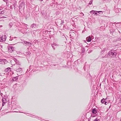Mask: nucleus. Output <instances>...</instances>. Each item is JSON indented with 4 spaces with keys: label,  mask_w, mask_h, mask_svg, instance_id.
<instances>
[{
    "label": "nucleus",
    "mask_w": 121,
    "mask_h": 121,
    "mask_svg": "<svg viewBox=\"0 0 121 121\" xmlns=\"http://www.w3.org/2000/svg\"><path fill=\"white\" fill-rule=\"evenodd\" d=\"M26 114V115L30 116V117H34V118H35L37 119H38L42 121H44V120L41 119L40 118H39V117H38L37 116H35V115H33L32 114H29L28 113H25Z\"/></svg>",
    "instance_id": "obj_3"
},
{
    "label": "nucleus",
    "mask_w": 121,
    "mask_h": 121,
    "mask_svg": "<svg viewBox=\"0 0 121 121\" xmlns=\"http://www.w3.org/2000/svg\"><path fill=\"white\" fill-rule=\"evenodd\" d=\"M21 43H23V42H21Z\"/></svg>",
    "instance_id": "obj_43"
},
{
    "label": "nucleus",
    "mask_w": 121,
    "mask_h": 121,
    "mask_svg": "<svg viewBox=\"0 0 121 121\" xmlns=\"http://www.w3.org/2000/svg\"><path fill=\"white\" fill-rule=\"evenodd\" d=\"M5 1L7 0H4Z\"/></svg>",
    "instance_id": "obj_42"
},
{
    "label": "nucleus",
    "mask_w": 121,
    "mask_h": 121,
    "mask_svg": "<svg viewBox=\"0 0 121 121\" xmlns=\"http://www.w3.org/2000/svg\"><path fill=\"white\" fill-rule=\"evenodd\" d=\"M14 60L16 64H14V70L17 72H20L22 71V68L20 67L19 66L21 65L20 63L17 59H15Z\"/></svg>",
    "instance_id": "obj_1"
},
{
    "label": "nucleus",
    "mask_w": 121,
    "mask_h": 121,
    "mask_svg": "<svg viewBox=\"0 0 121 121\" xmlns=\"http://www.w3.org/2000/svg\"><path fill=\"white\" fill-rule=\"evenodd\" d=\"M11 70V69L10 68H8L5 69V71L9 73Z\"/></svg>",
    "instance_id": "obj_13"
},
{
    "label": "nucleus",
    "mask_w": 121,
    "mask_h": 121,
    "mask_svg": "<svg viewBox=\"0 0 121 121\" xmlns=\"http://www.w3.org/2000/svg\"><path fill=\"white\" fill-rule=\"evenodd\" d=\"M10 40H12V39H9Z\"/></svg>",
    "instance_id": "obj_33"
},
{
    "label": "nucleus",
    "mask_w": 121,
    "mask_h": 121,
    "mask_svg": "<svg viewBox=\"0 0 121 121\" xmlns=\"http://www.w3.org/2000/svg\"><path fill=\"white\" fill-rule=\"evenodd\" d=\"M1 64H3V63H2V62L1 63Z\"/></svg>",
    "instance_id": "obj_37"
},
{
    "label": "nucleus",
    "mask_w": 121,
    "mask_h": 121,
    "mask_svg": "<svg viewBox=\"0 0 121 121\" xmlns=\"http://www.w3.org/2000/svg\"><path fill=\"white\" fill-rule=\"evenodd\" d=\"M26 26V27H27V26Z\"/></svg>",
    "instance_id": "obj_46"
},
{
    "label": "nucleus",
    "mask_w": 121,
    "mask_h": 121,
    "mask_svg": "<svg viewBox=\"0 0 121 121\" xmlns=\"http://www.w3.org/2000/svg\"><path fill=\"white\" fill-rule=\"evenodd\" d=\"M116 26H117V25H116Z\"/></svg>",
    "instance_id": "obj_44"
},
{
    "label": "nucleus",
    "mask_w": 121,
    "mask_h": 121,
    "mask_svg": "<svg viewBox=\"0 0 121 121\" xmlns=\"http://www.w3.org/2000/svg\"><path fill=\"white\" fill-rule=\"evenodd\" d=\"M108 54L109 57L111 58H113L116 56V52H114V51L113 50L109 52L108 53Z\"/></svg>",
    "instance_id": "obj_2"
},
{
    "label": "nucleus",
    "mask_w": 121,
    "mask_h": 121,
    "mask_svg": "<svg viewBox=\"0 0 121 121\" xmlns=\"http://www.w3.org/2000/svg\"><path fill=\"white\" fill-rule=\"evenodd\" d=\"M15 6H14V9H15Z\"/></svg>",
    "instance_id": "obj_36"
},
{
    "label": "nucleus",
    "mask_w": 121,
    "mask_h": 121,
    "mask_svg": "<svg viewBox=\"0 0 121 121\" xmlns=\"http://www.w3.org/2000/svg\"><path fill=\"white\" fill-rule=\"evenodd\" d=\"M118 32H119V33H120V31H118Z\"/></svg>",
    "instance_id": "obj_40"
},
{
    "label": "nucleus",
    "mask_w": 121,
    "mask_h": 121,
    "mask_svg": "<svg viewBox=\"0 0 121 121\" xmlns=\"http://www.w3.org/2000/svg\"><path fill=\"white\" fill-rule=\"evenodd\" d=\"M105 101V99L104 98L101 100V102L102 103H104V102Z\"/></svg>",
    "instance_id": "obj_19"
},
{
    "label": "nucleus",
    "mask_w": 121,
    "mask_h": 121,
    "mask_svg": "<svg viewBox=\"0 0 121 121\" xmlns=\"http://www.w3.org/2000/svg\"><path fill=\"white\" fill-rule=\"evenodd\" d=\"M105 104L106 105L108 103L107 102H106L105 101Z\"/></svg>",
    "instance_id": "obj_31"
},
{
    "label": "nucleus",
    "mask_w": 121,
    "mask_h": 121,
    "mask_svg": "<svg viewBox=\"0 0 121 121\" xmlns=\"http://www.w3.org/2000/svg\"><path fill=\"white\" fill-rule=\"evenodd\" d=\"M82 13H81V14H82Z\"/></svg>",
    "instance_id": "obj_45"
},
{
    "label": "nucleus",
    "mask_w": 121,
    "mask_h": 121,
    "mask_svg": "<svg viewBox=\"0 0 121 121\" xmlns=\"http://www.w3.org/2000/svg\"><path fill=\"white\" fill-rule=\"evenodd\" d=\"M3 60V59H0V62H2Z\"/></svg>",
    "instance_id": "obj_28"
},
{
    "label": "nucleus",
    "mask_w": 121,
    "mask_h": 121,
    "mask_svg": "<svg viewBox=\"0 0 121 121\" xmlns=\"http://www.w3.org/2000/svg\"><path fill=\"white\" fill-rule=\"evenodd\" d=\"M62 37H63V38L65 37L66 39V37L64 35H62Z\"/></svg>",
    "instance_id": "obj_30"
},
{
    "label": "nucleus",
    "mask_w": 121,
    "mask_h": 121,
    "mask_svg": "<svg viewBox=\"0 0 121 121\" xmlns=\"http://www.w3.org/2000/svg\"><path fill=\"white\" fill-rule=\"evenodd\" d=\"M24 4L23 3H22L20 4L19 6V9L22 8H24Z\"/></svg>",
    "instance_id": "obj_8"
},
{
    "label": "nucleus",
    "mask_w": 121,
    "mask_h": 121,
    "mask_svg": "<svg viewBox=\"0 0 121 121\" xmlns=\"http://www.w3.org/2000/svg\"><path fill=\"white\" fill-rule=\"evenodd\" d=\"M92 112L94 113H95L96 112V110L95 109H93Z\"/></svg>",
    "instance_id": "obj_20"
},
{
    "label": "nucleus",
    "mask_w": 121,
    "mask_h": 121,
    "mask_svg": "<svg viewBox=\"0 0 121 121\" xmlns=\"http://www.w3.org/2000/svg\"><path fill=\"white\" fill-rule=\"evenodd\" d=\"M2 7V5L1 4V3H0V7ZM0 9V10L1 9Z\"/></svg>",
    "instance_id": "obj_29"
},
{
    "label": "nucleus",
    "mask_w": 121,
    "mask_h": 121,
    "mask_svg": "<svg viewBox=\"0 0 121 121\" xmlns=\"http://www.w3.org/2000/svg\"><path fill=\"white\" fill-rule=\"evenodd\" d=\"M4 11H1V12H0V14H4Z\"/></svg>",
    "instance_id": "obj_24"
},
{
    "label": "nucleus",
    "mask_w": 121,
    "mask_h": 121,
    "mask_svg": "<svg viewBox=\"0 0 121 121\" xmlns=\"http://www.w3.org/2000/svg\"><path fill=\"white\" fill-rule=\"evenodd\" d=\"M25 24V26H26H26H27V25L26 24Z\"/></svg>",
    "instance_id": "obj_35"
},
{
    "label": "nucleus",
    "mask_w": 121,
    "mask_h": 121,
    "mask_svg": "<svg viewBox=\"0 0 121 121\" xmlns=\"http://www.w3.org/2000/svg\"><path fill=\"white\" fill-rule=\"evenodd\" d=\"M43 0H40V1H43Z\"/></svg>",
    "instance_id": "obj_38"
},
{
    "label": "nucleus",
    "mask_w": 121,
    "mask_h": 121,
    "mask_svg": "<svg viewBox=\"0 0 121 121\" xmlns=\"http://www.w3.org/2000/svg\"><path fill=\"white\" fill-rule=\"evenodd\" d=\"M16 38V37H14L13 38Z\"/></svg>",
    "instance_id": "obj_39"
},
{
    "label": "nucleus",
    "mask_w": 121,
    "mask_h": 121,
    "mask_svg": "<svg viewBox=\"0 0 121 121\" xmlns=\"http://www.w3.org/2000/svg\"><path fill=\"white\" fill-rule=\"evenodd\" d=\"M2 106H4V104L6 103V99H3L2 100Z\"/></svg>",
    "instance_id": "obj_12"
},
{
    "label": "nucleus",
    "mask_w": 121,
    "mask_h": 121,
    "mask_svg": "<svg viewBox=\"0 0 121 121\" xmlns=\"http://www.w3.org/2000/svg\"><path fill=\"white\" fill-rule=\"evenodd\" d=\"M18 76L14 77L12 79L14 81H16L18 79Z\"/></svg>",
    "instance_id": "obj_14"
},
{
    "label": "nucleus",
    "mask_w": 121,
    "mask_h": 121,
    "mask_svg": "<svg viewBox=\"0 0 121 121\" xmlns=\"http://www.w3.org/2000/svg\"><path fill=\"white\" fill-rule=\"evenodd\" d=\"M94 121H100V120L96 118L94 120Z\"/></svg>",
    "instance_id": "obj_25"
},
{
    "label": "nucleus",
    "mask_w": 121,
    "mask_h": 121,
    "mask_svg": "<svg viewBox=\"0 0 121 121\" xmlns=\"http://www.w3.org/2000/svg\"><path fill=\"white\" fill-rule=\"evenodd\" d=\"M97 12L99 13V14H102L103 12H102L101 11H97Z\"/></svg>",
    "instance_id": "obj_21"
},
{
    "label": "nucleus",
    "mask_w": 121,
    "mask_h": 121,
    "mask_svg": "<svg viewBox=\"0 0 121 121\" xmlns=\"http://www.w3.org/2000/svg\"><path fill=\"white\" fill-rule=\"evenodd\" d=\"M109 56L108 53L105 56H104V57H103V58H108V57H109Z\"/></svg>",
    "instance_id": "obj_17"
},
{
    "label": "nucleus",
    "mask_w": 121,
    "mask_h": 121,
    "mask_svg": "<svg viewBox=\"0 0 121 121\" xmlns=\"http://www.w3.org/2000/svg\"><path fill=\"white\" fill-rule=\"evenodd\" d=\"M82 14L83 16L84 15V14L82 13Z\"/></svg>",
    "instance_id": "obj_34"
},
{
    "label": "nucleus",
    "mask_w": 121,
    "mask_h": 121,
    "mask_svg": "<svg viewBox=\"0 0 121 121\" xmlns=\"http://www.w3.org/2000/svg\"><path fill=\"white\" fill-rule=\"evenodd\" d=\"M14 50V48L12 46H10L8 48L9 51L10 52H12Z\"/></svg>",
    "instance_id": "obj_6"
},
{
    "label": "nucleus",
    "mask_w": 121,
    "mask_h": 121,
    "mask_svg": "<svg viewBox=\"0 0 121 121\" xmlns=\"http://www.w3.org/2000/svg\"><path fill=\"white\" fill-rule=\"evenodd\" d=\"M12 24L11 23H10L9 24V25L10 27H11L12 26Z\"/></svg>",
    "instance_id": "obj_27"
},
{
    "label": "nucleus",
    "mask_w": 121,
    "mask_h": 121,
    "mask_svg": "<svg viewBox=\"0 0 121 121\" xmlns=\"http://www.w3.org/2000/svg\"><path fill=\"white\" fill-rule=\"evenodd\" d=\"M51 45L52 46L53 48V49H55V47H54V45H53L52 44H51Z\"/></svg>",
    "instance_id": "obj_26"
},
{
    "label": "nucleus",
    "mask_w": 121,
    "mask_h": 121,
    "mask_svg": "<svg viewBox=\"0 0 121 121\" xmlns=\"http://www.w3.org/2000/svg\"><path fill=\"white\" fill-rule=\"evenodd\" d=\"M86 39L87 41L88 42H90L91 40V39L90 37H87Z\"/></svg>",
    "instance_id": "obj_11"
},
{
    "label": "nucleus",
    "mask_w": 121,
    "mask_h": 121,
    "mask_svg": "<svg viewBox=\"0 0 121 121\" xmlns=\"http://www.w3.org/2000/svg\"><path fill=\"white\" fill-rule=\"evenodd\" d=\"M3 62L4 63V64H6L8 62L7 60H5L3 59Z\"/></svg>",
    "instance_id": "obj_16"
},
{
    "label": "nucleus",
    "mask_w": 121,
    "mask_h": 121,
    "mask_svg": "<svg viewBox=\"0 0 121 121\" xmlns=\"http://www.w3.org/2000/svg\"><path fill=\"white\" fill-rule=\"evenodd\" d=\"M120 101H121V99H120Z\"/></svg>",
    "instance_id": "obj_41"
},
{
    "label": "nucleus",
    "mask_w": 121,
    "mask_h": 121,
    "mask_svg": "<svg viewBox=\"0 0 121 121\" xmlns=\"http://www.w3.org/2000/svg\"><path fill=\"white\" fill-rule=\"evenodd\" d=\"M26 26V27H27V26Z\"/></svg>",
    "instance_id": "obj_47"
},
{
    "label": "nucleus",
    "mask_w": 121,
    "mask_h": 121,
    "mask_svg": "<svg viewBox=\"0 0 121 121\" xmlns=\"http://www.w3.org/2000/svg\"><path fill=\"white\" fill-rule=\"evenodd\" d=\"M93 1V0H91L89 2V4H91L92 3Z\"/></svg>",
    "instance_id": "obj_23"
},
{
    "label": "nucleus",
    "mask_w": 121,
    "mask_h": 121,
    "mask_svg": "<svg viewBox=\"0 0 121 121\" xmlns=\"http://www.w3.org/2000/svg\"><path fill=\"white\" fill-rule=\"evenodd\" d=\"M36 26V24L35 23H33L30 26L31 28H33L34 27H35Z\"/></svg>",
    "instance_id": "obj_15"
},
{
    "label": "nucleus",
    "mask_w": 121,
    "mask_h": 121,
    "mask_svg": "<svg viewBox=\"0 0 121 121\" xmlns=\"http://www.w3.org/2000/svg\"><path fill=\"white\" fill-rule=\"evenodd\" d=\"M0 94L1 96H2V95H3V94L2 93H0Z\"/></svg>",
    "instance_id": "obj_32"
},
{
    "label": "nucleus",
    "mask_w": 121,
    "mask_h": 121,
    "mask_svg": "<svg viewBox=\"0 0 121 121\" xmlns=\"http://www.w3.org/2000/svg\"><path fill=\"white\" fill-rule=\"evenodd\" d=\"M97 11H94L93 10L91 11L90 12L91 13L92 12H93V13L94 14H95L96 15H99V14H97Z\"/></svg>",
    "instance_id": "obj_10"
},
{
    "label": "nucleus",
    "mask_w": 121,
    "mask_h": 121,
    "mask_svg": "<svg viewBox=\"0 0 121 121\" xmlns=\"http://www.w3.org/2000/svg\"><path fill=\"white\" fill-rule=\"evenodd\" d=\"M64 23V21L61 20H59L57 21L56 23L57 25L59 27H60Z\"/></svg>",
    "instance_id": "obj_4"
},
{
    "label": "nucleus",
    "mask_w": 121,
    "mask_h": 121,
    "mask_svg": "<svg viewBox=\"0 0 121 121\" xmlns=\"http://www.w3.org/2000/svg\"><path fill=\"white\" fill-rule=\"evenodd\" d=\"M52 44L53 45L55 46H58L59 45V44H57L56 43H53Z\"/></svg>",
    "instance_id": "obj_18"
},
{
    "label": "nucleus",
    "mask_w": 121,
    "mask_h": 121,
    "mask_svg": "<svg viewBox=\"0 0 121 121\" xmlns=\"http://www.w3.org/2000/svg\"><path fill=\"white\" fill-rule=\"evenodd\" d=\"M25 44L26 46H29V47L31 46V44L30 42H27V41H25L24 42V44Z\"/></svg>",
    "instance_id": "obj_7"
},
{
    "label": "nucleus",
    "mask_w": 121,
    "mask_h": 121,
    "mask_svg": "<svg viewBox=\"0 0 121 121\" xmlns=\"http://www.w3.org/2000/svg\"><path fill=\"white\" fill-rule=\"evenodd\" d=\"M105 49L104 48L102 50V51L101 52V53L102 54L105 51Z\"/></svg>",
    "instance_id": "obj_22"
},
{
    "label": "nucleus",
    "mask_w": 121,
    "mask_h": 121,
    "mask_svg": "<svg viewBox=\"0 0 121 121\" xmlns=\"http://www.w3.org/2000/svg\"><path fill=\"white\" fill-rule=\"evenodd\" d=\"M6 37L5 35H3L0 38V42H4L6 39Z\"/></svg>",
    "instance_id": "obj_5"
},
{
    "label": "nucleus",
    "mask_w": 121,
    "mask_h": 121,
    "mask_svg": "<svg viewBox=\"0 0 121 121\" xmlns=\"http://www.w3.org/2000/svg\"><path fill=\"white\" fill-rule=\"evenodd\" d=\"M75 35V34L73 32L71 33V34H70V38L72 39H73L74 38L73 36H74Z\"/></svg>",
    "instance_id": "obj_9"
}]
</instances>
